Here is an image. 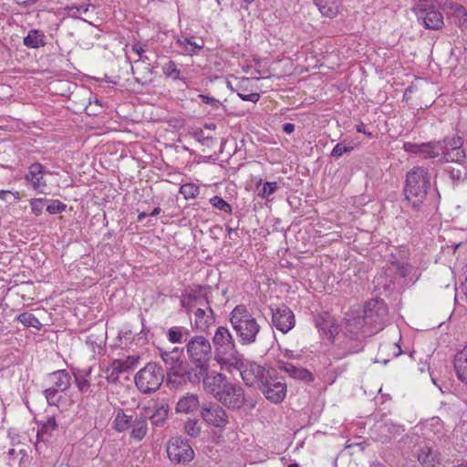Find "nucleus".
<instances>
[{
    "label": "nucleus",
    "mask_w": 467,
    "mask_h": 467,
    "mask_svg": "<svg viewBox=\"0 0 467 467\" xmlns=\"http://www.w3.org/2000/svg\"><path fill=\"white\" fill-rule=\"evenodd\" d=\"M185 348L191 362L189 382H198L209 370V362L213 357L212 344L204 336L198 335L187 341Z\"/></svg>",
    "instance_id": "obj_1"
},
{
    "label": "nucleus",
    "mask_w": 467,
    "mask_h": 467,
    "mask_svg": "<svg viewBox=\"0 0 467 467\" xmlns=\"http://www.w3.org/2000/svg\"><path fill=\"white\" fill-rule=\"evenodd\" d=\"M430 187L431 174L427 168L417 166L407 172L403 192L405 201L413 211H420Z\"/></svg>",
    "instance_id": "obj_2"
},
{
    "label": "nucleus",
    "mask_w": 467,
    "mask_h": 467,
    "mask_svg": "<svg viewBox=\"0 0 467 467\" xmlns=\"http://www.w3.org/2000/svg\"><path fill=\"white\" fill-rule=\"evenodd\" d=\"M212 341L214 359L221 368H240L243 365V355L237 351L234 339L226 327H218Z\"/></svg>",
    "instance_id": "obj_3"
},
{
    "label": "nucleus",
    "mask_w": 467,
    "mask_h": 467,
    "mask_svg": "<svg viewBox=\"0 0 467 467\" xmlns=\"http://www.w3.org/2000/svg\"><path fill=\"white\" fill-rule=\"evenodd\" d=\"M230 323L240 344H254L261 327L244 305L236 306L229 314Z\"/></svg>",
    "instance_id": "obj_4"
},
{
    "label": "nucleus",
    "mask_w": 467,
    "mask_h": 467,
    "mask_svg": "<svg viewBox=\"0 0 467 467\" xmlns=\"http://www.w3.org/2000/svg\"><path fill=\"white\" fill-rule=\"evenodd\" d=\"M163 379L164 370L161 366L155 362H149L136 373L134 383L141 393L150 394L160 389Z\"/></svg>",
    "instance_id": "obj_5"
},
{
    "label": "nucleus",
    "mask_w": 467,
    "mask_h": 467,
    "mask_svg": "<svg viewBox=\"0 0 467 467\" xmlns=\"http://www.w3.org/2000/svg\"><path fill=\"white\" fill-rule=\"evenodd\" d=\"M367 324L365 334H377L388 319V307L382 299H371L364 306L362 316Z\"/></svg>",
    "instance_id": "obj_6"
},
{
    "label": "nucleus",
    "mask_w": 467,
    "mask_h": 467,
    "mask_svg": "<svg viewBox=\"0 0 467 467\" xmlns=\"http://www.w3.org/2000/svg\"><path fill=\"white\" fill-rule=\"evenodd\" d=\"M161 357L167 368V383L172 387H179L189 382L190 364L182 358L173 356L169 351H161Z\"/></svg>",
    "instance_id": "obj_7"
},
{
    "label": "nucleus",
    "mask_w": 467,
    "mask_h": 467,
    "mask_svg": "<svg viewBox=\"0 0 467 467\" xmlns=\"http://www.w3.org/2000/svg\"><path fill=\"white\" fill-rule=\"evenodd\" d=\"M258 389L266 400L275 404L281 403L286 396V383L274 368L268 374L266 380H263Z\"/></svg>",
    "instance_id": "obj_8"
},
{
    "label": "nucleus",
    "mask_w": 467,
    "mask_h": 467,
    "mask_svg": "<svg viewBox=\"0 0 467 467\" xmlns=\"http://www.w3.org/2000/svg\"><path fill=\"white\" fill-rule=\"evenodd\" d=\"M167 454L170 461L176 464L189 463L194 457L192 446L182 437H172L169 440Z\"/></svg>",
    "instance_id": "obj_9"
},
{
    "label": "nucleus",
    "mask_w": 467,
    "mask_h": 467,
    "mask_svg": "<svg viewBox=\"0 0 467 467\" xmlns=\"http://www.w3.org/2000/svg\"><path fill=\"white\" fill-rule=\"evenodd\" d=\"M216 400L228 410L237 411L244 406L246 396L239 384L228 381Z\"/></svg>",
    "instance_id": "obj_10"
},
{
    "label": "nucleus",
    "mask_w": 467,
    "mask_h": 467,
    "mask_svg": "<svg viewBox=\"0 0 467 467\" xmlns=\"http://www.w3.org/2000/svg\"><path fill=\"white\" fill-rule=\"evenodd\" d=\"M235 368L240 371L242 379L246 386L257 389L263 380H266L268 374L273 369L271 368H266L254 362H251L245 365L244 361L240 368Z\"/></svg>",
    "instance_id": "obj_11"
},
{
    "label": "nucleus",
    "mask_w": 467,
    "mask_h": 467,
    "mask_svg": "<svg viewBox=\"0 0 467 467\" xmlns=\"http://www.w3.org/2000/svg\"><path fill=\"white\" fill-rule=\"evenodd\" d=\"M200 415L208 426L220 430L224 429L229 423V417L226 410L217 403L202 405Z\"/></svg>",
    "instance_id": "obj_12"
},
{
    "label": "nucleus",
    "mask_w": 467,
    "mask_h": 467,
    "mask_svg": "<svg viewBox=\"0 0 467 467\" xmlns=\"http://www.w3.org/2000/svg\"><path fill=\"white\" fill-rule=\"evenodd\" d=\"M201 382H202L203 390L217 400L221 391L228 383V379L226 376L221 372L213 371L209 373V370H206V373L199 379L198 382L190 383L193 386H198Z\"/></svg>",
    "instance_id": "obj_13"
},
{
    "label": "nucleus",
    "mask_w": 467,
    "mask_h": 467,
    "mask_svg": "<svg viewBox=\"0 0 467 467\" xmlns=\"http://www.w3.org/2000/svg\"><path fill=\"white\" fill-rule=\"evenodd\" d=\"M426 5H415L412 11L416 14L419 20H422L425 28L439 30L443 26V16L441 12L436 10L433 5L429 7Z\"/></svg>",
    "instance_id": "obj_14"
},
{
    "label": "nucleus",
    "mask_w": 467,
    "mask_h": 467,
    "mask_svg": "<svg viewBox=\"0 0 467 467\" xmlns=\"http://www.w3.org/2000/svg\"><path fill=\"white\" fill-rule=\"evenodd\" d=\"M438 142L441 145L440 153L443 156L445 161L465 160V152L462 149L463 141L461 137L445 138Z\"/></svg>",
    "instance_id": "obj_15"
},
{
    "label": "nucleus",
    "mask_w": 467,
    "mask_h": 467,
    "mask_svg": "<svg viewBox=\"0 0 467 467\" xmlns=\"http://www.w3.org/2000/svg\"><path fill=\"white\" fill-rule=\"evenodd\" d=\"M272 322L275 328L283 333H287L296 325L293 311L286 305L271 307Z\"/></svg>",
    "instance_id": "obj_16"
},
{
    "label": "nucleus",
    "mask_w": 467,
    "mask_h": 467,
    "mask_svg": "<svg viewBox=\"0 0 467 467\" xmlns=\"http://www.w3.org/2000/svg\"><path fill=\"white\" fill-rule=\"evenodd\" d=\"M205 306L206 309L198 307L194 311L193 327L201 332L207 333L210 327L215 324L216 316L208 301H206Z\"/></svg>",
    "instance_id": "obj_17"
},
{
    "label": "nucleus",
    "mask_w": 467,
    "mask_h": 467,
    "mask_svg": "<svg viewBox=\"0 0 467 467\" xmlns=\"http://www.w3.org/2000/svg\"><path fill=\"white\" fill-rule=\"evenodd\" d=\"M46 173L45 167L39 162H34L29 166L28 172L25 176V180L38 192L45 193L44 188L47 182L44 179Z\"/></svg>",
    "instance_id": "obj_18"
},
{
    "label": "nucleus",
    "mask_w": 467,
    "mask_h": 467,
    "mask_svg": "<svg viewBox=\"0 0 467 467\" xmlns=\"http://www.w3.org/2000/svg\"><path fill=\"white\" fill-rule=\"evenodd\" d=\"M415 454L422 467H439L441 464V453L428 444H420Z\"/></svg>",
    "instance_id": "obj_19"
},
{
    "label": "nucleus",
    "mask_w": 467,
    "mask_h": 467,
    "mask_svg": "<svg viewBox=\"0 0 467 467\" xmlns=\"http://www.w3.org/2000/svg\"><path fill=\"white\" fill-rule=\"evenodd\" d=\"M277 367L280 371L286 373L289 377L295 379H299L305 382H311L314 380L313 374L305 368L297 367L284 360H278Z\"/></svg>",
    "instance_id": "obj_20"
},
{
    "label": "nucleus",
    "mask_w": 467,
    "mask_h": 467,
    "mask_svg": "<svg viewBox=\"0 0 467 467\" xmlns=\"http://www.w3.org/2000/svg\"><path fill=\"white\" fill-rule=\"evenodd\" d=\"M367 324L363 317L353 316L347 318L345 334L356 338H366L373 336V334H365Z\"/></svg>",
    "instance_id": "obj_21"
},
{
    "label": "nucleus",
    "mask_w": 467,
    "mask_h": 467,
    "mask_svg": "<svg viewBox=\"0 0 467 467\" xmlns=\"http://www.w3.org/2000/svg\"><path fill=\"white\" fill-rule=\"evenodd\" d=\"M404 427L393 422H385L379 427L378 439L382 443H389L391 440L404 432Z\"/></svg>",
    "instance_id": "obj_22"
},
{
    "label": "nucleus",
    "mask_w": 467,
    "mask_h": 467,
    "mask_svg": "<svg viewBox=\"0 0 467 467\" xmlns=\"http://www.w3.org/2000/svg\"><path fill=\"white\" fill-rule=\"evenodd\" d=\"M464 161H449L445 171L450 175L453 184H461L467 180V165Z\"/></svg>",
    "instance_id": "obj_23"
},
{
    "label": "nucleus",
    "mask_w": 467,
    "mask_h": 467,
    "mask_svg": "<svg viewBox=\"0 0 467 467\" xmlns=\"http://www.w3.org/2000/svg\"><path fill=\"white\" fill-rule=\"evenodd\" d=\"M147 418L145 415H135L130 425V437L138 441H141L148 431Z\"/></svg>",
    "instance_id": "obj_24"
},
{
    "label": "nucleus",
    "mask_w": 467,
    "mask_h": 467,
    "mask_svg": "<svg viewBox=\"0 0 467 467\" xmlns=\"http://www.w3.org/2000/svg\"><path fill=\"white\" fill-rule=\"evenodd\" d=\"M454 368L458 379L467 385V345L455 355Z\"/></svg>",
    "instance_id": "obj_25"
},
{
    "label": "nucleus",
    "mask_w": 467,
    "mask_h": 467,
    "mask_svg": "<svg viewBox=\"0 0 467 467\" xmlns=\"http://www.w3.org/2000/svg\"><path fill=\"white\" fill-rule=\"evenodd\" d=\"M347 339L342 342L341 352L338 353L339 358H345L348 355L359 353L364 349L363 338L351 337L347 336Z\"/></svg>",
    "instance_id": "obj_26"
},
{
    "label": "nucleus",
    "mask_w": 467,
    "mask_h": 467,
    "mask_svg": "<svg viewBox=\"0 0 467 467\" xmlns=\"http://www.w3.org/2000/svg\"><path fill=\"white\" fill-rule=\"evenodd\" d=\"M8 463L11 467H28L29 455L27 451L24 449H10L8 451Z\"/></svg>",
    "instance_id": "obj_27"
},
{
    "label": "nucleus",
    "mask_w": 467,
    "mask_h": 467,
    "mask_svg": "<svg viewBox=\"0 0 467 467\" xmlns=\"http://www.w3.org/2000/svg\"><path fill=\"white\" fill-rule=\"evenodd\" d=\"M199 407V397L196 394H187L181 398L176 405V412L191 413Z\"/></svg>",
    "instance_id": "obj_28"
},
{
    "label": "nucleus",
    "mask_w": 467,
    "mask_h": 467,
    "mask_svg": "<svg viewBox=\"0 0 467 467\" xmlns=\"http://www.w3.org/2000/svg\"><path fill=\"white\" fill-rule=\"evenodd\" d=\"M53 382V388L57 389L59 391H66L71 385V377L65 369L57 370L49 375Z\"/></svg>",
    "instance_id": "obj_29"
},
{
    "label": "nucleus",
    "mask_w": 467,
    "mask_h": 467,
    "mask_svg": "<svg viewBox=\"0 0 467 467\" xmlns=\"http://www.w3.org/2000/svg\"><path fill=\"white\" fill-rule=\"evenodd\" d=\"M23 44L28 48H39L46 46V36L43 31L31 29L23 39Z\"/></svg>",
    "instance_id": "obj_30"
},
{
    "label": "nucleus",
    "mask_w": 467,
    "mask_h": 467,
    "mask_svg": "<svg viewBox=\"0 0 467 467\" xmlns=\"http://www.w3.org/2000/svg\"><path fill=\"white\" fill-rule=\"evenodd\" d=\"M206 301L208 300L205 297H202V296L197 293L184 294L181 297V305L187 313H190L195 306H206Z\"/></svg>",
    "instance_id": "obj_31"
},
{
    "label": "nucleus",
    "mask_w": 467,
    "mask_h": 467,
    "mask_svg": "<svg viewBox=\"0 0 467 467\" xmlns=\"http://www.w3.org/2000/svg\"><path fill=\"white\" fill-rule=\"evenodd\" d=\"M132 415H127L123 409H118L113 420V429L118 432H124L130 428L133 420Z\"/></svg>",
    "instance_id": "obj_32"
},
{
    "label": "nucleus",
    "mask_w": 467,
    "mask_h": 467,
    "mask_svg": "<svg viewBox=\"0 0 467 467\" xmlns=\"http://www.w3.org/2000/svg\"><path fill=\"white\" fill-rule=\"evenodd\" d=\"M166 336L171 343H182L188 341L190 330L184 327L174 326L168 329Z\"/></svg>",
    "instance_id": "obj_33"
},
{
    "label": "nucleus",
    "mask_w": 467,
    "mask_h": 467,
    "mask_svg": "<svg viewBox=\"0 0 467 467\" xmlns=\"http://www.w3.org/2000/svg\"><path fill=\"white\" fill-rule=\"evenodd\" d=\"M57 421L55 417H49L40 427L37 431V440L47 441L52 432L57 430Z\"/></svg>",
    "instance_id": "obj_34"
},
{
    "label": "nucleus",
    "mask_w": 467,
    "mask_h": 467,
    "mask_svg": "<svg viewBox=\"0 0 467 467\" xmlns=\"http://www.w3.org/2000/svg\"><path fill=\"white\" fill-rule=\"evenodd\" d=\"M169 408L168 405L161 406L155 410V411L150 416L151 424L154 427H162L168 418Z\"/></svg>",
    "instance_id": "obj_35"
},
{
    "label": "nucleus",
    "mask_w": 467,
    "mask_h": 467,
    "mask_svg": "<svg viewBox=\"0 0 467 467\" xmlns=\"http://www.w3.org/2000/svg\"><path fill=\"white\" fill-rule=\"evenodd\" d=\"M321 14L327 17H334L337 15V6L328 0H313Z\"/></svg>",
    "instance_id": "obj_36"
},
{
    "label": "nucleus",
    "mask_w": 467,
    "mask_h": 467,
    "mask_svg": "<svg viewBox=\"0 0 467 467\" xmlns=\"http://www.w3.org/2000/svg\"><path fill=\"white\" fill-rule=\"evenodd\" d=\"M120 363L119 359L113 360L110 365L106 368L105 374H106V379L110 383H117L119 379V374L122 372L120 371Z\"/></svg>",
    "instance_id": "obj_37"
},
{
    "label": "nucleus",
    "mask_w": 467,
    "mask_h": 467,
    "mask_svg": "<svg viewBox=\"0 0 467 467\" xmlns=\"http://www.w3.org/2000/svg\"><path fill=\"white\" fill-rule=\"evenodd\" d=\"M262 184V180H260L257 183L258 189V196L262 199L268 200L269 197L279 188L278 183L276 182H266L263 184L262 188L259 189V186Z\"/></svg>",
    "instance_id": "obj_38"
},
{
    "label": "nucleus",
    "mask_w": 467,
    "mask_h": 467,
    "mask_svg": "<svg viewBox=\"0 0 467 467\" xmlns=\"http://www.w3.org/2000/svg\"><path fill=\"white\" fill-rule=\"evenodd\" d=\"M17 320H19L25 327H35L39 329L41 327L40 321L36 317V316L29 312H23L17 317Z\"/></svg>",
    "instance_id": "obj_39"
},
{
    "label": "nucleus",
    "mask_w": 467,
    "mask_h": 467,
    "mask_svg": "<svg viewBox=\"0 0 467 467\" xmlns=\"http://www.w3.org/2000/svg\"><path fill=\"white\" fill-rule=\"evenodd\" d=\"M421 146H426V148L422 149L420 151V154H422L424 158H435L441 155L440 150L441 145L440 142L432 141L428 143H421Z\"/></svg>",
    "instance_id": "obj_40"
},
{
    "label": "nucleus",
    "mask_w": 467,
    "mask_h": 467,
    "mask_svg": "<svg viewBox=\"0 0 467 467\" xmlns=\"http://www.w3.org/2000/svg\"><path fill=\"white\" fill-rule=\"evenodd\" d=\"M59 390L53 387H50L44 390V396L50 406H58L62 396L59 395Z\"/></svg>",
    "instance_id": "obj_41"
},
{
    "label": "nucleus",
    "mask_w": 467,
    "mask_h": 467,
    "mask_svg": "<svg viewBox=\"0 0 467 467\" xmlns=\"http://www.w3.org/2000/svg\"><path fill=\"white\" fill-rule=\"evenodd\" d=\"M184 431L191 437H198L201 433V426L197 419H188L184 423Z\"/></svg>",
    "instance_id": "obj_42"
},
{
    "label": "nucleus",
    "mask_w": 467,
    "mask_h": 467,
    "mask_svg": "<svg viewBox=\"0 0 467 467\" xmlns=\"http://www.w3.org/2000/svg\"><path fill=\"white\" fill-rule=\"evenodd\" d=\"M163 73L174 80L181 78V71L177 68V65L174 61L169 60L162 67Z\"/></svg>",
    "instance_id": "obj_43"
},
{
    "label": "nucleus",
    "mask_w": 467,
    "mask_h": 467,
    "mask_svg": "<svg viewBox=\"0 0 467 467\" xmlns=\"http://www.w3.org/2000/svg\"><path fill=\"white\" fill-rule=\"evenodd\" d=\"M388 348L391 349L393 352V356L397 357L401 353V348L397 343H389L386 345H381L379 349L378 353V362H383L387 363L388 359L382 358L381 359V354L385 352Z\"/></svg>",
    "instance_id": "obj_44"
},
{
    "label": "nucleus",
    "mask_w": 467,
    "mask_h": 467,
    "mask_svg": "<svg viewBox=\"0 0 467 467\" xmlns=\"http://www.w3.org/2000/svg\"><path fill=\"white\" fill-rule=\"evenodd\" d=\"M199 187L193 183H186L181 186L180 193H182L185 199H193L199 194Z\"/></svg>",
    "instance_id": "obj_45"
},
{
    "label": "nucleus",
    "mask_w": 467,
    "mask_h": 467,
    "mask_svg": "<svg viewBox=\"0 0 467 467\" xmlns=\"http://www.w3.org/2000/svg\"><path fill=\"white\" fill-rule=\"evenodd\" d=\"M192 137L196 139L202 145L211 147L214 140L211 136H205L202 129H197L192 133Z\"/></svg>",
    "instance_id": "obj_46"
},
{
    "label": "nucleus",
    "mask_w": 467,
    "mask_h": 467,
    "mask_svg": "<svg viewBox=\"0 0 467 467\" xmlns=\"http://www.w3.org/2000/svg\"><path fill=\"white\" fill-rule=\"evenodd\" d=\"M210 203L213 207H215V208H217V209H219L221 211H224V212H226L228 213H232L231 205L227 202H225L223 198H221L219 196L212 197L210 199Z\"/></svg>",
    "instance_id": "obj_47"
},
{
    "label": "nucleus",
    "mask_w": 467,
    "mask_h": 467,
    "mask_svg": "<svg viewBox=\"0 0 467 467\" xmlns=\"http://www.w3.org/2000/svg\"><path fill=\"white\" fill-rule=\"evenodd\" d=\"M75 383L81 393L86 394L90 392V382L84 377L75 375Z\"/></svg>",
    "instance_id": "obj_48"
},
{
    "label": "nucleus",
    "mask_w": 467,
    "mask_h": 467,
    "mask_svg": "<svg viewBox=\"0 0 467 467\" xmlns=\"http://www.w3.org/2000/svg\"><path fill=\"white\" fill-rule=\"evenodd\" d=\"M67 208V205L58 200L53 201L47 207V212L50 214H58L63 213Z\"/></svg>",
    "instance_id": "obj_49"
},
{
    "label": "nucleus",
    "mask_w": 467,
    "mask_h": 467,
    "mask_svg": "<svg viewBox=\"0 0 467 467\" xmlns=\"http://www.w3.org/2000/svg\"><path fill=\"white\" fill-rule=\"evenodd\" d=\"M46 202H47V200L45 198L32 199L30 201L32 213H35L36 216L40 215L43 211V203Z\"/></svg>",
    "instance_id": "obj_50"
},
{
    "label": "nucleus",
    "mask_w": 467,
    "mask_h": 467,
    "mask_svg": "<svg viewBox=\"0 0 467 467\" xmlns=\"http://www.w3.org/2000/svg\"><path fill=\"white\" fill-rule=\"evenodd\" d=\"M353 150L352 146H346L342 143H337L331 151V156L339 158L344 153L350 152Z\"/></svg>",
    "instance_id": "obj_51"
},
{
    "label": "nucleus",
    "mask_w": 467,
    "mask_h": 467,
    "mask_svg": "<svg viewBox=\"0 0 467 467\" xmlns=\"http://www.w3.org/2000/svg\"><path fill=\"white\" fill-rule=\"evenodd\" d=\"M426 148V146H421V144H416L413 142H404L402 149L409 153L420 154V151L422 149Z\"/></svg>",
    "instance_id": "obj_52"
},
{
    "label": "nucleus",
    "mask_w": 467,
    "mask_h": 467,
    "mask_svg": "<svg viewBox=\"0 0 467 467\" xmlns=\"http://www.w3.org/2000/svg\"><path fill=\"white\" fill-rule=\"evenodd\" d=\"M86 342L91 346L96 345L97 347L101 348L105 342V338L102 334L100 335V337H95V335L89 334L87 337Z\"/></svg>",
    "instance_id": "obj_53"
},
{
    "label": "nucleus",
    "mask_w": 467,
    "mask_h": 467,
    "mask_svg": "<svg viewBox=\"0 0 467 467\" xmlns=\"http://www.w3.org/2000/svg\"><path fill=\"white\" fill-rule=\"evenodd\" d=\"M237 95L244 101H251V102L255 103L260 99L259 93L247 94V93L238 92Z\"/></svg>",
    "instance_id": "obj_54"
},
{
    "label": "nucleus",
    "mask_w": 467,
    "mask_h": 467,
    "mask_svg": "<svg viewBox=\"0 0 467 467\" xmlns=\"http://www.w3.org/2000/svg\"><path fill=\"white\" fill-rule=\"evenodd\" d=\"M199 98L201 99L202 102L211 105L214 108H218L219 106L222 105V103L218 99H214L213 97H210V96H207L204 94H200Z\"/></svg>",
    "instance_id": "obj_55"
},
{
    "label": "nucleus",
    "mask_w": 467,
    "mask_h": 467,
    "mask_svg": "<svg viewBox=\"0 0 467 467\" xmlns=\"http://www.w3.org/2000/svg\"><path fill=\"white\" fill-rule=\"evenodd\" d=\"M131 50L140 57V60L145 62L149 60L147 56H143L144 49L140 44H134L131 47Z\"/></svg>",
    "instance_id": "obj_56"
},
{
    "label": "nucleus",
    "mask_w": 467,
    "mask_h": 467,
    "mask_svg": "<svg viewBox=\"0 0 467 467\" xmlns=\"http://www.w3.org/2000/svg\"><path fill=\"white\" fill-rule=\"evenodd\" d=\"M397 271L400 275L406 277L410 274L411 267L405 264H397Z\"/></svg>",
    "instance_id": "obj_57"
},
{
    "label": "nucleus",
    "mask_w": 467,
    "mask_h": 467,
    "mask_svg": "<svg viewBox=\"0 0 467 467\" xmlns=\"http://www.w3.org/2000/svg\"><path fill=\"white\" fill-rule=\"evenodd\" d=\"M123 360L126 363V368H129L130 369H131L139 363L140 357L139 356H129Z\"/></svg>",
    "instance_id": "obj_58"
},
{
    "label": "nucleus",
    "mask_w": 467,
    "mask_h": 467,
    "mask_svg": "<svg viewBox=\"0 0 467 467\" xmlns=\"http://www.w3.org/2000/svg\"><path fill=\"white\" fill-rule=\"evenodd\" d=\"M454 13L461 20L467 21V11L462 5H456Z\"/></svg>",
    "instance_id": "obj_59"
},
{
    "label": "nucleus",
    "mask_w": 467,
    "mask_h": 467,
    "mask_svg": "<svg viewBox=\"0 0 467 467\" xmlns=\"http://www.w3.org/2000/svg\"><path fill=\"white\" fill-rule=\"evenodd\" d=\"M66 10H67L68 16H71V17L77 18L80 15L79 5L67 6Z\"/></svg>",
    "instance_id": "obj_60"
},
{
    "label": "nucleus",
    "mask_w": 467,
    "mask_h": 467,
    "mask_svg": "<svg viewBox=\"0 0 467 467\" xmlns=\"http://www.w3.org/2000/svg\"><path fill=\"white\" fill-rule=\"evenodd\" d=\"M182 43L185 44V45L190 46V47H186V50L189 51V52H195V51L200 50L202 48L201 46L197 45L194 42L190 41L187 38H184Z\"/></svg>",
    "instance_id": "obj_61"
},
{
    "label": "nucleus",
    "mask_w": 467,
    "mask_h": 467,
    "mask_svg": "<svg viewBox=\"0 0 467 467\" xmlns=\"http://www.w3.org/2000/svg\"><path fill=\"white\" fill-rule=\"evenodd\" d=\"M184 349H186L185 348H178V347H175L172 348V350H171L170 352L173 355V356H176L178 357L179 358H182V356L184 352Z\"/></svg>",
    "instance_id": "obj_62"
},
{
    "label": "nucleus",
    "mask_w": 467,
    "mask_h": 467,
    "mask_svg": "<svg viewBox=\"0 0 467 467\" xmlns=\"http://www.w3.org/2000/svg\"><path fill=\"white\" fill-rule=\"evenodd\" d=\"M283 130L285 133H287V134H291L295 130V124H293V123H285L283 125Z\"/></svg>",
    "instance_id": "obj_63"
},
{
    "label": "nucleus",
    "mask_w": 467,
    "mask_h": 467,
    "mask_svg": "<svg viewBox=\"0 0 467 467\" xmlns=\"http://www.w3.org/2000/svg\"><path fill=\"white\" fill-rule=\"evenodd\" d=\"M256 405V401L251 398L246 397V401L244 406L248 407V409L252 410L254 409Z\"/></svg>",
    "instance_id": "obj_64"
}]
</instances>
